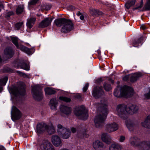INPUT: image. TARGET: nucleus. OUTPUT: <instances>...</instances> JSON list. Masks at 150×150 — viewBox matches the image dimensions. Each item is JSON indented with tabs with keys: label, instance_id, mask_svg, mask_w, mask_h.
Listing matches in <instances>:
<instances>
[{
	"label": "nucleus",
	"instance_id": "obj_26",
	"mask_svg": "<svg viewBox=\"0 0 150 150\" xmlns=\"http://www.w3.org/2000/svg\"><path fill=\"white\" fill-rule=\"evenodd\" d=\"M36 21V18H31L28 20L26 25L27 26L29 29L31 28Z\"/></svg>",
	"mask_w": 150,
	"mask_h": 150
},
{
	"label": "nucleus",
	"instance_id": "obj_35",
	"mask_svg": "<svg viewBox=\"0 0 150 150\" xmlns=\"http://www.w3.org/2000/svg\"><path fill=\"white\" fill-rule=\"evenodd\" d=\"M144 11L150 10V0H147L143 7Z\"/></svg>",
	"mask_w": 150,
	"mask_h": 150
},
{
	"label": "nucleus",
	"instance_id": "obj_59",
	"mask_svg": "<svg viewBox=\"0 0 150 150\" xmlns=\"http://www.w3.org/2000/svg\"><path fill=\"white\" fill-rule=\"evenodd\" d=\"M99 80H101V79L100 78V79H99Z\"/></svg>",
	"mask_w": 150,
	"mask_h": 150
},
{
	"label": "nucleus",
	"instance_id": "obj_11",
	"mask_svg": "<svg viewBox=\"0 0 150 150\" xmlns=\"http://www.w3.org/2000/svg\"><path fill=\"white\" fill-rule=\"evenodd\" d=\"M126 110L127 113L133 115L138 112L139 108L136 105L130 104L127 106Z\"/></svg>",
	"mask_w": 150,
	"mask_h": 150
},
{
	"label": "nucleus",
	"instance_id": "obj_4",
	"mask_svg": "<svg viewBox=\"0 0 150 150\" xmlns=\"http://www.w3.org/2000/svg\"><path fill=\"white\" fill-rule=\"evenodd\" d=\"M74 28V24L72 21L70 20L65 18L62 27L61 31L63 33H67Z\"/></svg>",
	"mask_w": 150,
	"mask_h": 150
},
{
	"label": "nucleus",
	"instance_id": "obj_1",
	"mask_svg": "<svg viewBox=\"0 0 150 150\" xmlns=\"http://www.w3.org/2000/svg\"><path fill=\"white\" fill-rule=\"evenodd\" d=\"M101 108V112L95 117L94 119L95 125L97 128H100L103 126L108 112L106 105L105 104L102 106Z\"/></svg>",
	"mask_w": 150,
	"mask_h": 150
},
{
	"label": "nucleus",
	"instance_id": "obj_46",
	"mask_svg": "<svg viewBox=\"0 0 150 150\" xmlns=\"http://www.w3.org/2000/svg\"><path fill=\"white\" fill-rule=\"evenodd\" d=\"M145 97L147 99H150V90L149 92L145 94Z\"/></svg>",
	"mask_w": 150,
	"mask_h": 150
},
{
	"label": "nucleus",
	"instance_id": "obj_41",
	"mask_svg": "<svg viewBox=\"0 0 150 150\" xmlns=\"http://www.w3.org/2000/svg\"><path fill=\"white\" fill-rule=\"evenodd\" d=\"M13 14L14 13L12 11H6V12L5 17L6 18H8L10 16L13 15Z\"/></svg>",
	"mask_w": 150,
	"mask_h": 150
},
{
	"label": "nucleus",
	"instance_id": "obj_30",
	"mask_svg": "<svg viewBox=\"0 0 150 150\" xmlns=\"http://www.w3.org/2000/svg\"><path fill=\"white\" fill-rule=\"evenodd\" d=\"M65 18H60L56 19L54 21L55 25L58 27H62Z\"/></svg>",
	"mask_w": 150,
	"mask_h": 150
},
{
	"label": "nucleus",
	"instance_id": "obj_14",
	"mask_svg": "<svg viewBox=\"0 0 150 150\" xmlns=\"http://www.w3.org/2000/svg\"><path fill=\"white\" fill-rule=\"evenodd\" d=\"M51 141L53 144L56 146H61L62 145V142L60 138L57 135L52 136Z\"/></svg>",
	"mask_w": 150,
	"mask_h": 150
},
{
	"label": "nucleus",
	"instance_id": "obj_48",
	"mask_svg": "<svg viewBox=\"0 0 150 150\" xmlns=\"http://www.w3.org/2000/svg\"><path fill=\"white\" fill-rule=\"evenodd\" d=\"M129 79V76L127 75L125 76L123 78V80L124 81H126Z\"/></svg>",
	"mask_w": 150,
	"mask_h": 150
},
{
	"label": "nucleus",
	"instance_id": "obj_28",
	"mask_svg": "<svg viewBox=\"0 0 150 150\" xmlns=\"http://www.w3.org/2000/svg\"><path fill=\"white\" fill-rule=\"evenodd\" d=\"M126 125L129 130H132L134 126V123L130 120H127L126 121Z\"/></svg>",
	"mask_w": 150,
	"mask_h": 150
},
{
	"label": "nucleus",
	"instance_id": "obj_36",
	"mask_svg": "<svg viewBox=\"0 0 150 150\" xmlns=\"http://www.w3.org/2000/svg\"><path fill=\"white\" fill-rule=\"evenodd\" d=\"M18 66H20V67L21 68L23 69L26 71L29 70L30 67L29 65L25 63H23L22 64H19Z\"/></svg>",
	"mask_w": 150,
	"mask_h": 150
},
{
	"label": "nucleus",
	"instance_id": "obj_12",
	"mask_svg": "<svg viewBox=\"0 0 150 150\" xmlns=\"http://www.w3.org/2000/svg\"><path fill=\"white\" fill-rule=\"evenodd\" d=\"M42 150H55L53 146L48 140H43L40 145Z\"/></svg>",
	"mask_w": 150,
	"mask_h": 150
},
{
	"label": "nucleus",
	"instance_id": "obj_43",
	"mask_svg": "<svg viewBox=\"0 0 150 150\" xmlns=\"http://www.w3.org/2000/svg\"><path fill=\"white\" fill-rule=\"evenodd\" d=\"M88 86L89 84L88 83H86L83 88V92H85L87 90Z\"/></svg>",
	"mask_w": 150,
	"mask_h": 150
},
{
	"label": "nucleus",
	"instance_id": "obj_24",
	"mask_svg": "<svg viewBox=\"0 0 150 150\" xmlns=\"http://www.w3.org/2000/svg\"><path fill=\"white\" fill-rule=\"evenodd\" d=\"M142 76V74L141 72L134 73L132 75L131 77L130 81L131 82H134L139 78L141 77Z\"/></svg>",
	"mask_w": 150,
	"mask_h": 150
},
{
	"label": "nucleus",
	"instance_id": "obj_16",
	"mask_svg": "<svg viewBox=\"0 0 150 150\" xmlns=\"http://www.w3.org/2000/svg\"><path fill=\"white\" fill-rule=\"evenodd\" d=\"M52 20V19L51 18H45L40 23L39 26L41 28L47 27L51 24Z\"/></svg>",
	"mask_w": 150,
	"mask_h": 150
},
{
	"label": "nucleus",
	"instance_id": "obj_7",
	"mask_svg": "<svg viewBox=\"0 0 150 150\" xmlns=\"http://www.w3.org/2000/svg\"><path fill=\"white\" fill-rule=\"evenodd\" d=\"M57 132L59 134L63 139H68L70 136V132L67 129L60 125H57Z\"/></svg>",
	"mask_w": 150,
	"mask_h": 150
},
{
	"label": "nucleus",
	"instance_id": "obj_5",
	"mask_svg": "<svg viewBox=\"0 0 150 150\" xmlns=\"http://www.w3.org/2000/svg\"><path fill=\"white\" fill-rule=\"evenodd\" d=\"M74 113L76 115L80 117L82 120L86 119L88 116V113L85 110V108L84 106L76 107Z\"/></svg>",
	"mask_w": 150,
	"mask_h": 150
},
{
	"label": "nucleus",
	"instance_id": "obj_39",
	"mask_svg": "<svg viewBox=\"0 0 150 150\" xmlns=\"http://www.w3.org/2000/svg\"><path fill=\"white\" fill-rule=\"evenodd\" d=\"M23 22L22 21L16 23L15 25V27L17 30H19L23 26Z\"/></svg>",
	"mask_w": 150,
	"mask_h": 150
},
{
	"label": "nucleus",
	"instance_id": "obj_44",
	"mask_svg": "<svg viewBox=\"0 0 150 150\" xmlns=\"http://www.w3.org/2000/svg\"><path fill=\"white\" fill-rule=\"evenodd\" d=\"M125 139V137L124 136L122 135L120 136V138L119 139V140L120 142H123L124 141Z\"/></svg>",
	"mask_w": 150,
	"mask_h": 150
},
{
	"label": "nucleus",
	"instance_id": "obj_2",
	"mask_svg": "<svg viewBox=\"0 0 150 150\" xmlns=\"http://www.w3.org/2000/svg\"><path fill=\"white\" fill-rule=\"evenodd\" d=\"M133 91V89L132 88L125 86L121 88L120 93L117 89H116L114 94L117 97H120L121 96L128 97L132 95Z\"/></svg>",
	"mask_w": 150,
	"mask_h": 150
},
{
	"label": "nucleus",
	"instance_id": "obj_55",
	"mask_svg": "<svg viewBox=\"0 0 150 150\" xmlns=\"http://www.w3.org/2000/svg\"><path fill=\"white\" fill-rule=\"evenodd\" d=\"M141 5L143 6V0H141V1L140 2V4Z\"/></svg>",
	"mask_w": 150,
	"mask_h": 150
},
{
	"label": "nucleus",
	"instance_id": "obj_50",
	"mask_svg": "<svg viewBox=\"0 0 150 150\" xmlns=\"http://www.w3.org/2000/svg\"><path fill=\"white\" fill-rule=\"evenodd\" d=\"M71 130L72 133H74L76 131V129L75 128L72 127L71 128Z\"/></svg>",
	"mask_w": 150,
	"mask_h": 150
},
{
	"label": "nucleus",
	"instance_id": "obj_10",
	"mask_svg": "<svg viewBox=\"0 0 150 150\" xmlns=\"http://www.w3.org/2000/svg\"><path fill=\"white\" fill-rule=\"evenodd\" d=\"M106 129L109 133L117 131L119 128L118 124L115 122L107 123L105 125Z\"/></svg>",
	"mask_w": 150,
	"mask_h": 150
},
{
	"label": "nucleus",
	"instance_id": "obj_13",
	"mask_svg": "<svg viewBox=\"0 0 150 150\" xmlns=\"http://www.w3.org/2000/svg\"><path fill=\"white\" fill-rule=\"evenodd\" d=\"M21 114L20 111L15 107L13 106L11 111V118L13 120L19 119Z\"/></svg>",
	"mask_w": 150,
	"mask_h": 150
},
{
	"label": "nucleus",
	"instance_id": "obj_58",
	"mask_svg": "<svg viewBox=\"0 0 150 150\" xmlns=\"http://www.w3.org/2000/svg\"><path fill=\"white\" fill-rule=\"evenodd\" d=\"M0 150H4V149H0Z\"/></svg>",
	"mask_w": 150,
	"mask_h": 150
},
{
	"label": "nucleus",
	"instance_id": "obj_33",
	"mask_svg": "<svg viewBox=\"0 0 150 150\" xmlns=\"http://www.w3.org/2000/svg\"><path fill=\"white\" fill-rule=\"evenodd\" d=\"M24 9V7L23 5H19L16 9V13L17 14H21L23 12Z\"/></svg>",
	"mask_w": 150,
	"mask_h": 150
},
{
	"label": "nucleus",
	"instance_id": "obj_22",
	"mask_svg": "<svg viewBox=\"0 0 150 150\" xmlns=\"http://www.w3.org/2000/svg\"><path fill=\"white\" fill-rule=\"evenodd\" d=\"M58 101L55 98H52L50 101L49 105L51 109L56 110L57 109Z\"/></svg>",
	"mask_w": 150,
	"mask_h": 150
},
{
	"label": "nucleus",
	"instance_id": "obj_6",
	"mask_svg": "<svg viewBox=\"0 0 150 150\" xmlns=\"http://www.w3.org/2000/svg\"><path fill=\"white\" fill-rule=\"evenodd\" d=\"M32 93L34 98L36 100L39 101L42 98V92L41 87L38 85H35L32 87Z\"/></svg>",
	"mask_w": 150,
	"mask_h": 150
},
{
	"label": "nucleus",
	"instance_id": "obj_40",
	"mask_svg": "<svg viewBox=\"0 0 150 150\" xmlns=\"http://www.w3.org/2000/svg\"><path fill=\"white\" fill-rule=\"evenodd\" d=\"M104 88L106 91H109L111 89V85L107 83H105L104 85Z\"/></svg>",
	"mask_w": 150,
	"mask_h": 150
},
{
	"label": "nucleus",
	"instance_id": "obj_49",
	"mask_svg": "<svg viewBox=\"0 0 150 150\" xmlns=\"http://www.w3.org/2000/svg\"><path fill=\"white\" fill-rule=\"evenodd\" d=\"M22 91L23 92V93H22V94L20 92V91H18L17 93H15V94L16 95H17L18 94V93H20V94H21V95H23L24 94V88L23 87V89Z\"/></svg>",
	"mask_w": 150,
	"mask_h": 150
},
{
	"label": "nucleus",
	"instance_id": "obj_53",
	"mask_svg": "<svg viewBox=\"0 0 150 150\" xmlns=\"http://www.w3.org/2000/svg\"><path fill=\"white\" fill-rule=\"evenodd\" d=\"M82 13H81L80 11H78L77 13V15L78 16H80L82 14Z\"/></svg>",
	"mask_w": 150,
	"mask_h": 150
},
{
	"label": "nucleus",
	"instance_id": "obj_52",
	"mask_svg": "<svg viewBox=\"0 0 150 150\" xmlns=\"http://www.w3.org/2000/svg\"><path fill=\"white\" fill-rule=\"evenodd\" d=\"M80 18L81 20H83L84 19V16L83 14L80 16Z\"/></svg>",
	"mask_w": 150,
	"mask_h": 150
},
{
	"label": "nucleus",
	"instance_id": "obj_34",
	"mask_svg": "<svg viewBox=\"0 0 150 150\" xmlns=\"http://www.w3.org/2000/svg\"><path fill=\"white\" fill-rule=\"evenodd\" d=\"M45 93L48 95L54 94L55 93V91L53 89L49 88H46L45 89Z\"/></svg>",
	"mask_w": 150,
	"mask_h": 150
},
{
	"label": "nucleus",
	"instance_id": "obj_20",
	"mask_svg": "<svg viewBox=\"0 0 150 150\" xmlns=\"http://www.w3.org/2000/svg\"><path fill=\"white\" fill-rule=\"evenodd\" d=\"M139 146L142 150H150V142L144 141L141 142Z\"/></svg>",
	"mask_w": 150,
	"mask_h": 150
},
{
	"label": "nucleus",
	"instance_id": "obj_25",
	"mask_svg": "<svg viewBox=\"0 0 150 150\" xmlns=\"http://www.w3.org/2000/svg\"><path fill=\"white\" fill-rule=\"evenodd\" d=\"M142 125L145 127L150 128V115L147 117L145 120L142 123Z\"/></svg>",
	"mask_w": 150,
	"mask_h": 150
},
{
	"label": "nucleus",
	"instance_id": "obj_17",
	"mask_svg": "<svg viewBox=\"0 0 150 150\" xmlns=\"http://www.w3.org/2000/svg\"><path fill=\"white\" fill-rule=\"evenodd\" d=\"M59 109L62 113L67 115L70 114L71 112V108L70 107L63 105L60 106Z\"/></svg>",
	"mask_w": 150,
	"mask_h": 150
},
{
	"label": "nucleus",
	"instance_id": "obj_15",
	"mask_svg": "<svg viewBox=\"0 0 150 150\" xmlns=\"http://www.w3.org/2000/svg\"><path fill=\"white\" fill-rule=\"evenodd\" d=\"M104 94L102 88L98 87L94 88L92 95L95 98H98Z\"/></svg>",
	"mask_w": 150,
	"mask_h": 150
},
{
	"label": "nucleus",
	"instance_id": "obj_27",
	"mask_svg": "<svg viewBox=\"0 0 150 150\" xmlns=\"http://www.w3.org/2000/svg\"><path fill=\"white\" fill-rule=\"evenodd\" d=\"M4 54L8 58L11 57L13 54V51L11 48H6L4 50Z\"/></svg>",
	"mask_w": 150,
	"mask_h": 150
},
{
	"label": "nucleus",
	"instance_id": "obj_31",
	"mask_svg": "<svg viewBox=\"0 0 150 150\" xmlns=\"http://www.w3.org/2000/svg\"><path fill=\"white\" fill-rule=\"evenodd\" d=\"M8 79L7 76H5L0 80V85H5ZM2 91V87L0 86V93Z\"/></svg>",
	"mask_w": 150,
	"mask_h": 150
},
{
	"label": "nucleus",
	"instance_id": "obj_32",
	"mask_svg": "<svg viewBox=\"0 0 150 150\" xmlns=\"http://www.w3.org/2000/svg\"><path fill=\"white\" fill-rule=\"evenodd\" d=\"M136 0H130L125 4L126 7L129 9L130 7L134 5L136 2Z\"/></svg>",
	"mask_w": 150,
	"mask_h": 150
},
{
	"label": "nucleus",
	"instance_id": "obj_29",
	"mask_svg": "<svg viewBox=\"0 0 150 150\" xmlns=\"http://www.w3.org/2000/svg\"><path fill=\"white\" fill-rule=\"evenodd\" d=\"M90 13L93 16L100 15L102 14L101 12L97 9H94L93 8H90Z\"/></svg>",
	"mask_w": 150,
	"mask_h": 150
},
{
	"label": "nucleus",
	"instance_id": "obj_51",
	"mask_svg": "<svg viewBox=\"0 0 150 150\" xmlns=\"http://www.w3.org/2000/svg\"><path fill=\"white\" fill-rule=\"evenodd\" d=\"M141 28L143 30H145L146 28L145 26V25L144 24L142 25H141Z\"/></svg>",
	"mask_w": 150,
	"mask_h": 150
},
{
	"label": "nucleus",
	"instance_id": "obj_45",
	"mask_svg": "<svg viewBox=\"0 0 150 150\" xmlns=\"http://www.w3.org/2000/svg\"><path fill=\"white\" fill-rule=\"evenodd\" d=\"M143 6L141 5L140 4L139 5H138L137 6V7H134L133 8V10H135L138 9L139 8H141Z\"/></svg>",
	"mask_w": 150,
	"mask_h": 150
},
{
	"label": "nucleus",
	"instance_id": "obj_42",
	"mask_svg": "<svg viewBox=\"0 0 150 150\" xmlns=\"http://www.w3.org/2000/svg\"><path fill=\"white\" fill-rule=\"evenodd\" d=\"M38 0H31L29 2L28 5L29 6L35 5L38 2Z\"/></svg>",
	"mask_w": 150,
	"mask_h": 150
},
{
	"label": "nucleus",
	"instance_id": "obj_56",
	"mask_svg": "<svg viewBox=\"0 0 150 150\" xmlns=\"http://www.w3.org/2000/svg\"><path fill=\"white\" fill-rule=\"evenodd\" d=\"M60 150H69L68 149H60Z\"/></svg>",
	"mask_w": 150,
	"mask_h": 150
},
{
	"label": "nucleus",
	"instance_id": "obj_38",
	"mask_svg": "<svg viewBox=\"0 0 150 150\" xmlns=\"http://www.w3.org/2000/svg\"><path fill=\"white\" fill-rule=\"evenodd\" d=\"M143 40V37H141L140 38L137 40V41H135L133 43V45L134 47H136L137 45L140 43Z\"/></svg>",
	"mask_w": 150,
	"mask_h": 150
},
{
	"label": "nucleus",
	"instance_id": "obj_8",
	"mask_svg": "<svg viewBox=\"0 0 150 150\" xmlns=\"http://www.w3.org/2000/svg\"><path fill=\"white\" fill-rule=\"evenodd\" d=\"M11 38L12 42L15 45L17 48H19L22 51L28 54H29L31 53V49L23 45H20L19 46L18 42V39L17 37L11 36Z\"/></svg>",
	"mask_w": 150,
	"mask_h": 150
},
{
	"label": "nucleus",
	"instance_id": "obj_3",
	"mask_svg": "<svg viewBox=\"0 0 150 150\" xmlns=\"http://www.w3.org/2000/svg\"><path fill=\"white\" fill-rule=\"evenodd\" d=\"M46 130H47L48 133L50 134H53L55 131L54 127L52 125L49 126L43 122L37 124L36 131L38 134H41Z\"/></svg>",
	"mask_w": 150,
	"mask_h": 150
},
{
	"label": "nucleus",
	"instance_id": "obj_21",
	"mask_svg": "<svg viewBox=\"0 0 150 150\" xmlns=\"http://www.w3.org/2000/svg\"><path fill=\"white\" fill-rule=\"evenodd\" d=\"M93 146L95 150H101L103 147L104 145L101 142L97 140L93 142Z\"/></svg>",
	"mask_w": 150,
	"mask_h": 150
},
{
	"label": "nucleus",
	"instance_id": "obj_23",
	"mask_svg": "<svg viewBox=\"0 0 150 150\" xmlns=\"http://www.w3.org/2000/svg\"><path fill=\"white\" fill-rule=\"evenodd\" d=\"M122 146L118 144L114 143L109 147V150H120L122 149Z\"/></svg>",
	"mask_w": 150,
	"mask_h": 150
},
{
	"label": "nucleus",
	"instance_id": "obj_19",
	"mask_svg": "<svg viewBox=\"0 0 150 150\" xmlns=\"http://www.w3.org/2000/svg\"><path fill=\"white\" fill-rule=\"evenodd\" d=\"M102 140L106 144H109L111 142L112 138L107 133H103L101 134Z\"/></svg>",
	"mask_w": 150,
	"mask_h": 150
},
{
	"label": "nucleus",
	"instance_id": "obj_54",
	"mask_svg": "<svg viewBox=\"0 0 150 150\" xmlns=\"http://www.w3.org/2000/svg\"><path fill=\"white\" fill-rule=\"evenodd\" d=\"M3 5L0 3V11H1V8H3Z\"/></svg>",
	"mask_w": 150,
	"mask_h": 150
},
{
	"label": "nucleus",
	"instance_id": "obj_57",
	"mask_svg": "<svg viewBox=\"0 0 150 150\" xmlns=\"http://www.w3.org/2000/svg\"><path fill=\"white\" fill-rule=\"evenodd\" d=\"M84 137H87L88 136V135H84Z\"/></svg>",
	"mask_w": 150,
	"mask_h": 150
},
{
	"label": "nucleus",
	"instance_id": "obj_47",
	"mask_svg": "<svg viewBox=\"0 0 150 150\" xmlns=\"http://www.w3.org/2000/svg\"><path fill=\"white\" fill-rule=\"evenodd\" d=\"M68 9L69 10L73 11L75 9V8L72 6H69L68 7Z\"/></svg>",
	"mask_w": 150,
	"mask_h": 150
},
{
	"label": "nucleus",
	"instance_id": "obj_9",
	"mask_svg": "<svg viewBox=\"0 0 150 150\" xmlns=\"http://www.w3.org/2000/svg\"><path fill=\"white\" fill-rule=\"evenodd\" d=\"M126 107L127 106L122 104H120L117 106V113L121 117L123 118L127 113Z\"/></svg>",
	"mask_w": 150,
	"mask_h": 150
},
{
	"label": "nucleus",
	"instance_id": "obj_18",
	"mask_svg": "<svg viewBox=\"0 0 150 150\" xmlns=\"http://www.w3.org/2000/svg\"><path fill=\"white\" fill-rule=\"evenodd\" d=\"M130 144L133 146H138L140 145L139 139L137 137L132 136L131 137L129 140Z\"/></svg>",
	"mask_w": 150,
	"mask_h": 150
},
{
	"label": "nucleus",
	"instance_id": "obj_37",
	"mask_svg": "<svg viewBox=\"0 0 150 150\" xmlns=\"http://www.w3.org/2000/svg\"><path fill=\"white\" fill-rule=\"evenodd\" d=\"M59 98L60 100L66 102H69L71 101V99L70 98L60 96Z\"/></svg>",
	"mask_w": 150,
	"mask_h": 150
}]
</instances>
